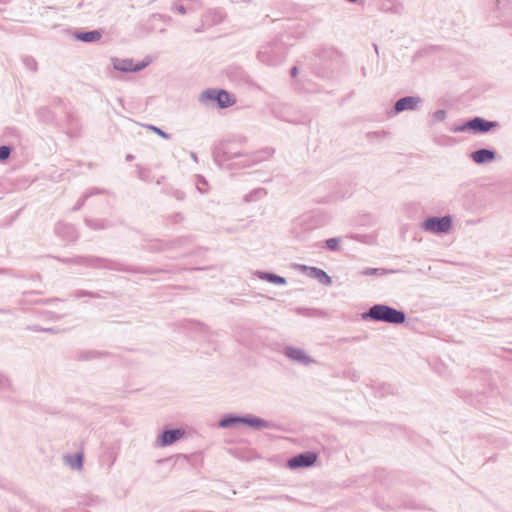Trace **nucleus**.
<instances>
[{"instance_id": "obj_4", "label": "nucleus", "mask_w": 512, "mask_h": 512, "mask_svg": "<svg viewBox=\"0 0 512 512\" xmlns=\"http://www.w3.org/2000/svg\"><path fill=\"white\" fill-rule=\"evenodd\" d=\"M285 55L284 45L279 41H274L261 47L258 52V59L262 63L275 66L284 60Z\"/></svg>"}, {"instance_id": "obj_19", "label": "nucleus", "mask_w": 512, "mask_h": 512, "mask_svg": "<svg viewBox=\"0 0 512 512\" xmlns=\"http://www.w3.org/2000/svg\"><path fill=\"white\" fill-rule=\"evenodd\" d=\"M256 276L261 279L265 280L269 283L277 284V285H285L287 284V280L285 277L276 275L271 272H264V271H257Z\"/></svg>"}, {"instance_id": "obj_46", "label": "nucleus", "mask_w": 512, "mask_h": 512, "mask_svg": "<svg viewBox=\"0 0 512 512\" xmlns=\"http://www.w3.org/2000/svg\"><path fill=\"white\" fill-rule=\"evenodd\" d=\"M374 48H375L376 53H378V47H377V45H375V44H374Z\"/></svg>"}, {"instance_id": "obj_8", "label": "nucleus", "mask_w": 512, "mask_h": 512, "mask_svg": "<svg viewBox=\"0 0 512 512\" xmlns=\"http://www.w3.org/2000/svg\"><path fill=\"white\" fill-rule=\"evenodd\" d=\"M422 102L423 100L419 96H405L395 102L393 111L395 114L403 111H414L418 109Z\"/></svg>"}, {"instance_id": "obj_13", "label": "nucleus", "mask_w": 512, "mask_h": 512, "mask_svg": "<svg viewBox=\"0 0 512 512\" xmlns=\"http://www.w3.org/2000/svg\"><path fill=\"white\" fill-rule=\"evenodd\" d=\"M241 424L247 425L254 430L270 429L273 428V423L259 418L253 414L242 415Z\"/></svg>"}, {"instance_id": "obj_16", "label": "nucleus", "mask_w": 512, "mask_h": 512, "mask_svg": "<svg viewBox=\"0 0 512 512\" xmlns=\"http://www.w3.org/2000/svg\"><path fill=\"white\" fill-rule=\"evenodd\" d=\"M303 269L308 272L307 275L309 277L316 279L319 283L327 286L332 284L331 277L324 270L317 267L307 266H303Z\"/></svg>"}, {"instance_id": "obj_20", "label": "nucleus", "mask_w": 512, "mask_h": 512, "mask_svg": "<svg viewBox=\"0 0 512 512\" xmlns=\"http://www.w3.org/2000/svg\"><path fill=\"white\" fill-rule=\"evenodd\" d=\"M83 453L67 454L64 456L65 464L69 465L72 469L80 470L83 467Z\"/></svg>"}, {"instance_id": "obj_25", "label": "nucleus", "mask_w": 512, "mask_h": 512, "mask_svg": "<svg viewBox=\"0 0 512 512\" xmlns=\"http://www.w3.org/2000/svg\"><path fill=\"white\" fill-rule=\"evenodd\" d=\"M451 130L453 132H465L470 130L474 133V118L469 119L460 125L454 126Z\"/></svg>"}, {"instance_id": "obj_26", "label": "nucleus", "mask_w": 512, "mask_h": 512, "mask_svg": "<svg viewBox=\"0 0 512 512\" xmlns=\"http://www.w3.org/2000/svg\"><path fill=\"white\" fill-rule=\"evenodd\" d=\"M266 191L263 188H258L250 192L244 197L245 202H251L256 200L257 198L261 197L262 195H265Z\"/></svg>"}, {"instance_id": "obj_37", "label": "nucleus", "mask_w": 512, "mask_h": 512, "mask_svg": "<svg viewBox=\"0 0 512 512\" xmlns=\"http://www.w3.org/2000/svg\"><path fill=\"white\" fill-rule=\"evenodd\" d=\"M55 259H57L58 261H60L61 263L63 264H73V261H72V257L71 258H67V257H55Z\"/></svg>"}, {"instance_id": "obj_32", "label": "nucleus", "mask_w": 512, "mask_h": 512, "mask_svg": "<svg viewBox=\"0 0 512 512\" xmlns=\"http://www.w3.org/2000/svg\"><path fill=\"white\" fill-rule=\"evenodd\" d=\"M387 271L385 269H381V268H366L365 270H363L362 274L363 275H384L386 274Z\"/></svg>"}, {"instance_id": "obj_6", "label": "nucleus", "mask_w": 512, "mask_h": 512, "mask_svg": "<svg viewBox=\"0 0 512 512\" xmlns=\"http://www.w3.org/2000/svg\"><path fill=\"white\" fill-rule=\"evenodd\" d=\"M423 229L435 234L448 233L452 228V217L445 215L442 217L431 216L426 218L422 223Z\"/></svg>"}, {"instance_id": "obj_31", "label": "nucleus", "mask_w": 512, "mask_h": 512, "mask_svg": "<svg viewBox=\"0 0 512 512\" xmlns=\"http://www.w3.org/2000/svg\"><path fill=\"white\" fill-rule=\"evenodd\" d=\"M147 128L153 132H155L157 135L162 137L163 139H170L171 135L165 131H163L161 128L154 126V125H147Z\"/></svg>"}, {"instance_id": "obj_15", "label": "nucleus", "mask_w": 512, "mask_h": 512, "mask_svg": "<svg viewBox=\"0 0 512 512\" xmlns=\"http://www.w3.org/2000/svg\"><path fill=\"white\" fill-rule=\"evenodd\" d=\"M470 157L476 164H484L493 161L496 158V152L492 149L480 148L473 151Z\"/></svg>"}, {"instance_id": "obj_17", "label": "nucleus", "mask_w": 512, "mask_h": 512, "mask_svg": "<svg viewBox=\"0 0 512 512\" xmlns=\"http://www.w3.org/2000/svg\"><path fill=\"white\" fill-rule=\"evenodd\" d=\"M496 127H499V123L497 121H489L482 117H474V133H487Z\"/></svg>"}, {"instance_id": "obj_22", "label": "nucleus", "mask_w": 512, "mask_h": 512, "mask_svg": "<svg viewBox=\"0 0 512 512\" xmlns=\"http://www.w3.org/2000/svg\"><path fill=\"white\" fill-rule=\"evenodd\" d=\"M39 115L45 122H55L58 120V114L56 111H52L50 108L45 107L39 110Z\"/></svg>"}, {"instance_id": "obj_34", "label": "nucleus", "mask_w": 512, "mask_h": 512, "mask_svg": "<svg viewBox=\"0 0 512 512\" xmlns=\"http://www.w3.org/2000/svg\"><path fill=\"white\" fill-rule=\"evenodd\" d=\"M446 116H447V112L446 110L444 109H439V110H436L432 117L433 119L436 121V122H441V121H444L446 119Z\"/></svg>"}, {"instance_id": "obj_12", "label": "nucleus", "mask_w": 512, "mask_h": 512, "mask_svg": "<svg viewBox=\"0 0 512 512\" xmlns=\"http://www.w3.org/2000/svg\"><path fill=\"white\" fill-rule=\"evenodd\" d=\"M55 233L67 242H76L79 237L76 228L65 222H58L56 224Z\"/></svg>"}, {"instance_id": "obj_35", "label": "nucleus", "mask_w": 512, "mask_h": 512, "mask_svg": "<svg viewBox=\"0 0 512 512\" xmlns=\"http://www.w3.org/2000/svg\"><path fill=\"white\" fill-rule=\"evenodd\" d=\"M23 62L27 69L31 71H36L37 62L32 57H25Z\"/></svg>"}, {"instance_id": "obj_39", "label": "nucleus", "mask_w": 512, "mask_h": 512, "mask_svg": "<svg viewBox=\"0 0 512 512\" xmlns=\"http://www.w3.org/2000/svg\"><path fill=\"white\" fill-rule=\"evenodd\" d=\"M175 10L179 13V14H186V8L183 6V5H176L175 6Z\"/></svg>"}, {"instance_id": "obj_5", "label": "nucleus", "mask_w": 512, "mask_h": 512, "mask_svg": "<svg viewBox=\"0 0 512 512\" xmlns=\"http://www.w3.org/2000/svg\"><path fill=\"white\" fill-rule=\"evenodd\" d=\"M199 101L203 104L215 101L221 109L228 108L235 103V99L224 89H206L199 95Z\"/></svg>"}, {"instance_id": "obj_23", "label": "nucleus", "mask_w": 512, "mask_h": 512, "mask_svg": "<svg viewBox=\"0 0 512 512\" xmlns=\"http://www.w3.org/2000/svg\"><path fill=\"white\" fill-rule=\"evenodd\" d=\"M86 225L93 230H100L110 227V224L102 219H85Z\"/></svg>"}, {"instance_id": "obj_18", "label": "nucleus", "mask_w": 512, "mask_h": 512, "mask_svg": "<svg viewBox=\"0 0 512 512\" xmlns=\"http://www.w3.org/2000/svg\"><path fill=\"white\" fill-rule=\"evenodd\" d=\"M74 37L77 40L85 43H93L99 41L102 38V32L100 30L75 32Z\"/></svg>"}, {"instance_id": "obj_27", "label": "nucleus", "mask_w": 512, "mask_h": 512, "mask_svg": "<svg viewBox=\"0 0 512 512\" xmlns=\"http://www.w3.org/2000/svg\"><path fill=\"white\" fill-rule=\"evenodd\" d=\"M102 355H103V353L98 352V351L80 352L77 355V359L78 360H90V359L98 358V357H100Z\"/></svg>"}, {"instance_id": "obj_43", "label": "nucleus", "mask_w": 512, "mask_h": 512, "mask_svg": "<svg viewBox=\"0 0 512 512\" xmlns=\"http://www.w3.org/2000/svg\"><path fill=\"white\" fill-rule=\"evenodd\" d=\"M133 159H134V156H133V155H131V154H128V155L126 156V160H127V161H132Z\"/></svg>"}, {"instance_id": "obj_28", "label": "nucleus", "mask_w": 512, "mask_h": 512, "mask_svg": "<svg viewBox=\"0 0 512 512\" xmlns=\"http://www.w3.org/2000/svg\"><path fill=\"white\" fill-rule=\"evenodd\" d=\"M340 242L341 238L339 237L329 238L325 241V246L330 251H337L339 249Z\"/></svg>"}, {"instance_id": "obj_24", "label": "nucleus", "mask_w": 512, "mask_h": 512, "mask_svg": "<svg viewBox=\"0 0 512 512\" xmlns=\"http://www.w3.org/2000/svg\"><path fill=\"white\" fill-rule=\"evenodd\" d=\"M57 105L59 107H63V112L65 113L64 121L67 124H73V123L77 122L76 116L73 114V112H71L70 110H68L66 108V105L62 100H58Z\"/></svg>"}, {"instance_id": "obj_14", "label": "nucleus", "mask_w": 512, "mask_h": 512, "mask_svg": "<svg viewBox=\"0 0 512 512\" xmlns=\"http://www.w3.org/2000/svg\"><path fill=\"white\" fill-rule=\"evenodd\" d=\"M241 424L247 425L254 430L270 429L273 428V423L259 418L253 414L242 415Z\"/></svg>"}, {"instance_id": "obj_10", "label": "nucleus", "mask_w": 512, "mask_h": 512, "mask_svg": "<svg viewBox=\"0 0 512 512\" xmlns=\"http://www.w3.org/2000/svg\"><path fill=\"white\" fill-rule=\"evenodd\" d=\"M112 62L114 69L121 72H138L148 65L145 61L134 64L132 59L113 58Z\"/></svg>"}, {"instance_id": "obj_45", "label": "nucleus", "mask_w": 512, "mask_h": 512, "mask_svg": "<svg viewBox=\"0 0 512 512\" xmlns=\"http://www.w3.org/2000/svg\"><path fill=\"white\" fill-rule=\"evenodd\" d=\"M43 331H45V332H54V329L53 328H47V329H43Z\"/></svg>"}, {"instance_id": "obj_41", "label": "nucleus", "mask_w": 512, "mask_h": 512, "mask_svg": "<svg viewBox=\"0 0 512 512\" xmlns=\"http://www.w3.org/2000/svg\"><path fill=\"white\" fill-rule=\"evenodd\" d=\"M298 74V68L296 66H293L291 69H290V75L291 77H296Z\"/></svg>"}, {"instance_id": "obj_1", "label": "nucleus", "mask_w": 512, "mask_h": 512, "mask_svg": "<svg viewBox=\"0 0 512 512\" xmlns=\"http://www.w3.org/2000/svg\"><path fill=\"white\" fill-rule=\"evenodd\" d=\"M241 142L224 141L215 145L213 149V159L220 167L230 168L228 164L234 159H239L234 164L236 168H245L260 161L256 154L244 153L238 146Z\"/></svg>"}, {"instance_id": "obj_2", "label": "nucleus", "mask_w": 512, "mask_h": 512, "mask_svg": "<svg viewBox=\"0 0 512 512\" xmlns=\"http://www.w3.org/2000/svg\"><path fill=\"white\" fill-rule=\"evenodd\" d=\"M364 321L382 322L391 325H401L406 322V313L387 304H374L361 314Z\"/></svg>"}, {"instance_id": "obj_33", "label": "nucleus", "mask_w": 512, "mask_h": 512, "mask_svg": "<svg viewBox=\"0 0 512 512\" xmlns=\"http://www.w3.org/2000/svg\"><path fill=\"white\" fill-rule=\"evenodd\" d=\"M84 296H89L92 298H100V295L98 293L91 292V291H85V290L77 291L74 295V297L77 299L84 297Z\"/></svg>"}, {"instance_id": "obj_30", "label": "nucleus", "mask_w": 512, "mask_h": 512, "mask_svg": "<svg viewBox=\"0 0 512 512\" xmlns=\"http://www.w3.org/2000/svg\"><path fill=\"white\" fill-rule=\"evenodd\" d=\"M95 193H99V191H98V190H91V191H89L88 193H86L82 198H80V199L77 201L76 205L73 207V211H77V210H79V209L84 205V203H85L86 199H87L88 197L92 196V195H93V194H95Z\"/></svg>"}, {"instance_id": "obj_11", "label": "nucleus", "mask_w": 512, "mask_h": 512, "mask_svg": "<svg viewBox=\"0 0 512 512\" xmlns=\"http://www.w3.org/2000/svg\"><path fill=\"white\" fill-rule=\"evenodd\" d=\"M184 433L181 428L166 429L158 436L157 442L160 446L166 447L181 439Z\"/></svg>"}, {"instance_id": "obj_3", "label": "nucleus", "mask_w": 512, "mask_h": 512, "mask_svg": "<svg viewBox=\"0 0 512 512\" xmlns=\"http://www.w3.org/2000/svg\"><path fill=\"white\" fill-rule=\"evenodd\" d=\"M73 265H80L90 267L94 269H109L115 271H129V272H141L140 270L123 268L122 265L116 261L97 257V256H75L72 257ZM147 273V271H144Z\"/></svg>"}, {"instance_id": "obj_7", "label": "nucleus", "mask_w": 512, "mask_h": 512, "mask_svg": "<svg viewBox=\"0 0 512 512\" xmlns=\"http://www.w3.org/2000/svg\"><path fill=\"white\" fill-rule=\"evenodd\" d=\"M317 454L315 452L306 451L291 457L287 466L291 469L311 467L317 461Z\"/></svg>"}, {"instance_id": "obj_36", "label": "nucleus", "mask_w": 512, "mask_h": 512, "mask_svg": "<svg viewBox=\"0 0 512 512\" xmlns=\"http://www.w3.org/2000/svg\"><path fill=\"white\" fill-rule=\"evenodd\" d=\"M170 219L172 223L177 224L184 220V216L180 212H177L171 215Z\"/></svg>"}, {"instance_id": "obj_9", "label": "nucleus", "mask_w": 512, "mask_h": 512, "mask_svg": "<svg viewBox=\"0 0 512 512\" xmlns=\"http://www.w3.org/2000/svg\"><path fill=\"white\" fill-rule=\"evenodd\" d=\"M284 355L290 360L308 366L316 361L311 358L303 349L287 346L284 349Z\"/></svg>"}, {"instance_id": "obj_38", "label": "nucleus", "mask_w": 512, "mask_h": 512, "mask_svg": "<svg viewBox=\"0 0 512 512\" xmlns=\"http://www.w3.org/2000/svg\"><path fill=\"white\" fill-rule=\"evenodd\" d=\"M9 386V381L7 378L0 376V389L6 388Z\"/></svg>"}, {"instance_id": "obj_47", "label": "nucleus", "mask_w": 512, "mask_h": 512, "mask_svg": "<svg viewBox=\"0 0 512 512\" xmlns=\"http://www.w3.org/2000/svg\"><path fill=\"white\" fill-rule=\"evenodd\" d=\"M4 272H5V270H3V269H1V268H0V274H2V273H4Z\"/></svg>"}, {"instance_id": "obj_44", "label": "nucleus", "mask_w": 512, "mask_h": 512, "mask_svg": "<svg viewBox=\"0 0 512 512\" xmlns=\"http://www.w3.org/2000/svg\"><path fill=\"white\" fill-rule=\"evenodd\" d=\"M191 157H192V159H193L194 161H197V155H196V153H194V152H193V153H191Z\"/></svg>"}, {"instance_id": "obj_21", "label": "nucleus", "mask_w": 512, "mask_h": 512, "mask_svg": "<svg viewBox=\"0 0 512 512\" xmlns=\"http://www.w3.org/2000/svg\"><path fill=\"white\" fill-rule=\"evenodd\" d=\"M241 420L242 416L240 415L227 414L221 418V420L218 423V426L220 428H231L236 424H241Z\"/></svg>"}, {"instance_id": "obj_40", "label": "nucleus", "mask_w": 512, "mask_h": 512, "mask_svg": "<svg viewBox=\"0 0 512 512\" xmlns=\"http://www.w3.org/2000/svg\"><path fill=\"white\" fill-rule=\"evenodd\" d=\"M307 311H308L309 316H319L322 314V312L320 310H316V309H310Z\"/></svg>"}, {"instance_id": "obj_29", "label": "nucleus", "mask_w": 512, "mask_h": 512, "mask_svg": "<svg viewBox=\"0 0 512 512\" xmlns=\"http://www.w3.org/2000/svg\"><path fill=\"white\" fill-rule=\"evenodd\" d=\"M12 152V147L8 145L0 146V162L6 161Z\"/></svg>"}, {"instance_id": "obj_42", "label": "nucleus", "mask_w": 512, "mask_h": 512, "mask_svg": "<svg viewBox=\"0 0 512 512\" xmlns=\"http://www.w3.org/2000/svg\"><path fill=\"white\" fill-rule=\"evenodd\" d=\"M139 177L141 179H144V177H145L144 170H142V169L139 170Z\"/></svg>"}]
</instances>
